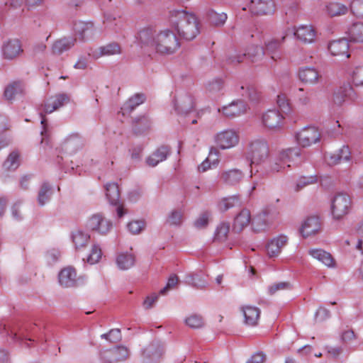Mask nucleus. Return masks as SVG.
<instances>
[{
    "mask_svg": "<svg viewBox=\"0 0 363 363\" xmlns=\"http://www.w3.org/2000/svg\"><path fill=\"white\" fill-rule=\"evenodd\" d=\"M274 9L273 0H251L248 5L249 11L255 15L272 13Z\"/></svg>",
    "mask_w": 363,
    "mask_h": 363,
    "instance_id": "6ab92c4d",
    "label": "nucleus"
},
{
    "mask_svg": "<svg viewBox=\"0 0 363 363\" xmlns=\"http://www.w3.org/2000/svg\"><path fill=\"white\" fill-rule=\"evenodd\" d=\"M350 9L355 16L363 18V0H353L350 4Z\"/></svg>",
    "mask_w": 363,
    "mask_h": 363,
    "instance_id": "bf43d9fd",
    "label": "nucleus"
},
{
    "mask_svg": "<svg viewBox=\"0 0 363 363\" xmlns=\"http://www.w3.org/2000/svg\"><path fill=\"white\" fill-rule=\"evenodd\" d=\"M186 325L191 328H200L203 325V320L201 315L193 314L185 319Z\"/></svg>",
    "mask_w": 363,
    "mask_h": 363,
    "instance_id": "6e6d98bb",
    "label": "nucleus"
},
{
    "mask_svg": "<svg viewBox=\"0 0 363 363\" xmlns=\"http://www.w3.org/2000/svg\"><path fill=\"white\" fill-rule=\"evenodd\" d=\"M325 10L329 16H337L345 14L348 9L342 4L332 2L325 6Z\"/></svg>",
    "mask_w": 363,
    "mask_h": 363,
    "instance_id": "a19ab883",
    "label": "nucleus"
},
{
    "mask_svg": "<svg viewBox=\"0 0 363 363\" xmlns=\"http://www.w3.org/2000/svg\"><path fill=\"white\" fill-rule=\"evenodd\" d=\"M301 150L298 147L288 148L279 152L269 162V172L277 173L291 167V163L300 162Z\"/></svg>",
    "mask_w": 363,
    "mask_h": 363,
    "instance_id": "20e7f679",
    "label": "nucleus"
},
{
    "mask_svg": "<svg viewBox=\"0 0 363 363\" xmlns=\"http://www.w3.org/2000/svg\"><path fill=\"white\" fill-rule=\"evenodd\" d=\"M163 353L162 347L159 343H152L146 347L143 352L145 363H157Z\"/></svg>",
    "mask_w": 363,
    "mask_h": 363,
    "instance_id": "b1692460",
    "label": "nucleus"
},
{
    "mask_svg": "<svg viewBox=\"0 0 363 363\" xmlns=\"http://www.w3.org/2000/svg\"><path fill=\"white\" fill-rule=\"evenodd\" d=\"M252 220L250 211L244 208L235 218L233 229L237 232H240L247 227Z\"/></svg>",
    "mask_w": 363,
    "mask_h": 363,
    "instance_id": "7c9ffc66",
    "label": "nucleus"
},
{
    "mask_svg": "<svg viewBox=\"0 0 363 363\" xmlns=\"http://www.w3.org/2000/svg\"><path fill=\"white\" fill-rule=\"evenodd\" d=\"M59 283L64 287H72L78 284L79 279L74 268L67 267L60 271L58 275Z\"/></svg>",
    "mask_w": 363,
    "mask_h": 363,
    "instance_id": "5701e85b",
    "label": "nucleus"
},
{
    "mask_svg": "<svg viewBox=\"0 0 363 363\" xmlns=\"http://www.w3.org/2000/svg\"><path fill=\"white\" fill-rule=\"evenodd\" d=\"M209 220V213H201L195 220L194 225L196 228L201 229L207 226Z\"/></svg>",
    "mask_w": 363,
    "mask_h": 363,
    "instance_id": "0e129e2a",
    "label": "nucleus"
},
{
    "mask_svg": "<svg viewBox=\"0 0 363 363\" xmlns=\"http://www.w3.org/2000/svg\"><path fill=\"white\" fill-rule=\"evenodd\" d=\"M242 311L245 318V324L255 326L257 324V322L260 316V310L252 306H245L242 308Z\"/></svg>",
    "mask_w": 363,
    "mask_h": 363,
    "instance_id": "473e14b6",
    "label": "nucleus"
},
{
    "mask_svg": "<svg viewBox=\"0 0 363 363\" xmlns=\"http://www.w3.org/2000/svg\"><path fill=\"white\" fill-rule=\"evenodd\" d=\"M239 203L240 199L238 196H232L222 199L218 203V208L221 211H226Z\"/></svg>",
    "mask_w": 363,
    "mask_h": 363,
    "instance_id": "37998d69",
    "label": "nucleus"
},
{
    "mask_svg": "<svg viewBox=\"0 0 363 363\" xmlns=\"http://www.w3.org/2000/svg\"><path fill=\"white\" fill-rule=\"evenodd\" d=\"M178 281L179 278L175 274L171 275L168 279L166 286L160 290V294L165 295L169 290L174 289L177 286Z\"/></svg>",
    "mask_w": 363,
    "mask_h": 363,
    "instance_id": "680f3d73",
    "label": "nucleus"
},
{
    "mask_svg": "<svg viewBox=\"0 0 363 363\" xmlns=\"http://www.w3.org/2000/svg\"><path fill=\"white\" fill-rule=\"evenodd\" d=\"M121 53V48L118 44L112 43L101 46L97 49L91 50L88 54L94 59H98L103 56H110Z\"/></svg>",
    "mask_w": 363,
    "mask_h": 363,
    "instance_id": "393cba45",
    "label": "nucleus"
},
{
    "mask_svg": "<svg viewBox=\"0 0 363 363\" xmlns=\"http://www.w3.org/2000/svg\"><path fill=\"white\" fill-rule=\"evenodd\" d=\"M352 82L354 86H363V66H357L350 73Z\"/></svg>",
    "mask_w": 363,
    "mask_h": 363,
    "instance_id": "5fc2aeb1",
    "label": "nucleus"
},
{
    "mask_svg": "<svg viewBox=\"0 0 363 363\" xmlns=\"http://www.w3.org/2000/svg\"><path fill=\"white\" fill-rule=\"evenodd\" d=\"M182 213L179 211H173L167 219V223L172 225H177L182 223Z\"/></svg>",
    "mask_w": 363,
    "mask_h": 363,
    "instance_id": "69168bd1",
    "label": "nucleus"
},
{
    "mask_svg": "<svg viewBox=\"0 0 363 363\" xmlns=\"http://www.w3.org/2000/svg\"><path fill=\"white\" fill-rule=\"evenodd\" d=\"M329 51L334 56L350 57L348 54L349 43L346 39H340L332 41L328 46Z\"/></svg>",
    "mask_w": 363,
    "mask_h": 363,
    "instance_id": "c85d7f7f",
    "label": "nucleus"
},
{
    "mask_svg": "<svg viewBox=\"0 0 363 363\" xmlns=\"http://www.w3.org/2000/svg\"><path fill=\"white\" fill-rule=\"evenodd\" d=\"M174 107L178 114H187L194 108V99L189 93H180L175 98Z\"/></svg>",
    "mask_w": 363,
    "mask_h": 363,
    "instance_id": "f8f14e48",
    "label": "nucleus"
},
{
    "mask_svg": "<svg viewBox=\"0 0 363 363\" xmlns=\"http://www.w3.org/2000/svg\"><path fill=\"white\" fill-rule=\"evenodd\" d=\"M227 19V15L225 13H218L211 11L208 13V20L211 23L216 26H223Z\"/></svg>",
    "mask_w": 363,
    "mask_h": 363,
    "instance_id": "3c124183",
    "label": "nucleus"
},
{
    "mask_svg": "<svg viewBox=\"0 0 363 363\" xmlns=\"http://www.w3.org/2000/svg\"><path fill=\"white\" fill-rule=\"evenodd\" d=\"M128 357V350L123 346L115 347L101 352V358L104 363H117L125 360Z\"/></svg>",
    "mask_w": 363,
    "mask_h": 363,
    "instance_id": "9b49d317",
    "label": "nucleus"
},
{
    "mask_svg": "<svg viewBox=\"0 0 363 363\" xmlns=\"http://www.w3.org/2000/svg\"><path fill=\"white\" fill-rule=\"evenodd\" d=\"M247 109V105L243 101L237 100L219 108L218 111L227 118H235L245 113Z\"/></svg>",
    "mask_w": 363,
    "mask_h": 363,
    "instance_id": "2eb2a0df",
    "label": "nucleus"
},
{
    "mask_svg": "<svg viewBox=\"0 0 363 363\" xmlns=\"http://www.w3.org/2000/svg\"><path fill=\"white\" fill-rule=\"evenodd\" d=\"M169 153L170 149L167 146H161L146 159V163L150 167H155L160 162L164 161Z\"/></svg>",
    "mask_w": 363,
    "mask_h": 363,
    "instance_id": "cd10ccee",
    "label": "nucleus"
},
{
    "mask_svg": "<svg viewBox=\"0 0 363 363\" xmlns=\"http://www.w3.org/2000/svg\"><path fill=\"white\" fill-rule=\"evenodd\" d=\"M106 196L109 203L117 205L120 198L118 186L116 183H108L106 185Z\"/></svg>",
    "mask_w": 363,
    "mask_h": 363,
    "instance_id": "58836bf2",
    "label": "nucleus"
},
{
    "mask_svg": "<svg viewBox=\"0 0 363 363\" xmlns=\"http://www.w3.org/2000/svg\"><path fill=\"white\" fill-rule=\"evenodd\" d=\"M230 230V224L228 223H221L216 228V239L219 241H224L228 236Z\"/></svg>",
    "mask_w": 363,
    "mask_h": 363,
    "instance_id": "4d7b16f0",
    "label": "nucleus"
},
{
    "mask_svg": "<svg viewBox=\"0 0 363 363\" xmlns=\"http://www.w3.org/2000/svg\"><path fill=\"white\" fill-rule=\"evenodd\" d=\"M74 30L82 40L93 38L96 33V28L91 22H76L74 24Z\"/></svg>",
    "mask_w": 363,
    "mask_h": 363,
    "instance_id": "4be33fe9",
    "label": "nucleus"
},
{
    "mask_svg": "<svg viewBox=\"0 0 363 363\" xmlns=\"http://www.w3.org/2000/svg\"><path fill=\"white\" fill-rule=\"evenodd\" d=\"M288 241L286 236L280 235L272 239L267 245L266 249L270 257H277L281 249L286 245Z\"/></svg>",
    "mask_w": 363,
    "mask_h": 363,
    "instance_id": "a878e982",
    "label": "nucleus"
},
{
    "mask_svg": "<svg viewBox=\"0 0 363 363\" xmlns=\"http://www.w3.org/2000/svg\"><path fill=\"white\" fill-rule=\"evenodd\" d=\"M308 254L328 267H335V262L330 253L323 249L314 248L308 250Z\"/></svg>",
    "mask_w": 363,
    "mask_h": 363,
    "instance_id": "c756f323",
    "label": "nucleus"
},
{
    "mask_svg": "<svg viewBox=\"0 0 363 363\" xmlns=\"http://www.w3.org/2000/svg\"><path fill=\"white\" fill-rule=\"evenodd\" d=\"M101 337L112 342H117L121 340V331L119 329H112L108 333L102 334Z\"/></svg>",
    "mask_w": 363,
    "mask_h": 363,
    "instance_id": "e2e57ef3",
    "label": "nucleus"
},
{
    "mask_svg": "<svg viewBox=\"0 0 363 363\" xmlns=\"http://www.w3.org/2000/svg\"><path fill=\"white\" fill-rule=\"evenodd\" d=\"M214 142L221 150L230 149L236 147L240 142L239 133L234 129H225L214 135Z\"/></svg>",
    "mask_w": 363,
    "mask_h": 363,
    "instance_id": "0eeeda50",
    "label": "nucleus"
},
{
    "mask_svg": "<svg viewBox=\"0 0 363 363\" xmlns=\"http://www.w3.org/2000/svg\"><path fill=\"white\" fill-rule=\"evenodd\" d=\"M298 77L305 84L314 85L319 83L322 77L316 68L307 66L299 68Z\"/></svg>",
    "mask_w": 363,
    "mask_h": 363,
    "instance_id": "a211bd4d",
    "label": "nucleus"
},
{
    "mask_svg": "<svg viewBox=\"0 0 363 363\" xmlns=\"http://www.w3.org/2000/svg\"><path fill=\"white\" fill-rule=\"evenodd\" d=\"M127 228L130 233L134 235L140 233L145 228V223L144 220H137L128 223Z\"/></svg>",
    "mask_w": 363,
    "mask_h": 363,
    "instance_id": "13d9d810",
    "label": "nucleus"
},
{
    "mask_svg": "<svg viewBox=\"0 0 363 363\" xmlns=\"http://www.w3.org/2000/svg\"><path fill=\"white\" fill-rule=\"evenodd\" d=\"M208 161L213 166L216 167L219 162V151L216 147H211L209 151Z\"/></svg>",
    "mask_w": 363,
    "mask_h": 363,
    "instance_id": "338daca9",
    "label": "nucleus"
},
{
    "mask_svg": "<svg viewBox=\"0 0 363 363\" xmlns=\"http://www.w3.org/2000/svg\"><path fill=\"white\" fill-rule=\"evenodd\" d=\"M321 228L320 219L317 216H310L306 218L301 227L300 232L303 238H308L317 234Z\"/></svg>",
    "mask_w": 363,
    "mask_h": 363,
    "instance_id": "aec40b11",
    "label": "nucleus"
},
{
    "mask_svg": "<svg viewBox=\"0 0 363 363\" xmlns=\"http://www.w3.org/2000/svg\"><path fill=\"white\" fill-rule=\"evenodd\" d=\"M52 189L48 184H43L38 192V202L40 206H44L50 199Z\"/></svg>",
    "mask_w": 363,
    "mask_h": 363,
    "instance_id": "79ce46f5",
    "label": "nucleus"
},
{
    "mask_svg": "<svg viewBox=\"0 0 363 363\" xmlns=\"http://www.w3.org/2000/svg\"><path fill=\"white\" fill-rule=\"evenodd\" d=\"M90 239V235L82 230H77L72 233V241L76 250L84 249Z\"/></svg>",
    "mask_w": 363,
    "mask_h": 363,
    "instance_id": "2f4dec72",
    "label": "nucleus"
},
{
    "mask_svg": "<svg viewBox=\"0 0 363 363\" xmlns=\"http://www.w3.org/2000/svg\"><path fill=\"white\" fill-rule=\"evenodd\" d=\"M284 117L276 110L269 109L262 116V124L269 130H277L281 128Z\"/></svg>",
    "mask_w": 363,
    "mask_h": 363,
    "instance_id": "f3484780",
    "label": "nucleus"
},
{
    "mask_svg": "<svg viewBox=\"0 0 363 363\" xmlns=\"http://www.w3.org/2000/svg\"><path fill=\"white\" fill-rule=\"evenodd\" d=\"M349 38L350 41L354 43L363 42V23H354L349 29Z\"/></svg>",
    "mask_w": 363,
    "mask_h": 363,
    "instance_id": "ea45409f",
    "label": "nucleus"
},
{
    "mask_svg": "<svg viewBox=\"0 0 363 363\" xmlns=\"http://www.w3.org/2000/svg\"><path fill=\"white\" fill-rule=\"evenodd\" d=\"M292 289V285L289 281L274 283L268 287V294L271 296L276 294L280 291H288Z\"/></svg>",
    "mask_w": 363,
    "mask_h": 363,
    "instance_id": "09e8293b",
    "label": "nucleus"
},
{
    "mask_svg": "<svg viewBox=\"0 0 363 363\" xmlns=\"http://www.w3.org/2000/svg\"><path fill=\"white\" fill-rule=\"evenodd\" d=\"M265 54L262 47L257 45H251L247 47L244 53H233L228 56V61L230 64H238L244 60L245 57L255 62L261 59Z\"/></svg>",
    "mask_w": 363,
    "mask_h": 363,
    "instance_id": "1a4fd4ad",
    "label": "nucleus"
},
{
    "mask_svg": "<svg viewBox=\"0 0 363 363\" xmlns=\"http://www.w3.org/2000/svg\"><path fill=\"white\" fill-rule=\"evenodd\" d=\"M272 210L265 208L257 213L252 220V226L255 232L264 230L272 222Z\"/></svg>",
    "mask_w": 363,
    "mask_h": 363,
    "instance_id": "4468645a",
    "label": "nucleus"
},
{
    "mask_svg": "<svg viewBox=\"0 0 363 363\" xmlns=\"http://www.w3.org/2000/svg\"><path fill=\"white\" fill-rule=\"evenodd\" d=\"M269 153V147L264 140L257 139L250 143L247 155L252 164H259L264 162Z\"/></svg>",
    "mask_w": 363,
    "mask_h": 363,
    "instance_id": "423d86ee",
    "label": "nucleus"
},
{
    "mask_svg": "<svg viewBox=\"0 0 363 363\" xmlns=\"http://www.w3.org/2000/svg\"><path fill=\"white\" fill-rule=\"evenodd\" d=\"M325 160L329 165H336L340 162L352 160L351 152L348 146L343 145L337 151L325 155Z\"/></svg>",
    "mask_w": 363,
    "mask_h": 363,
    "instance_id": "412c9836",
    "label": "nucleus"
},
{
    "mask_svg": "<svg viewBox=\"0 0 363 363\" xmlns=\"http://www.w3.org/2000/svg\"><path fill=\"white\" fill-rule=\"evenodd\" d=\"M277 104L282 112L286 113L290 111L289 101L285 94H280L277 96Z\"/></svg>",
    "mask_w": 363,
    "mask_h": 363,
    "instance_id": "052dcab7",
    "label": "nucleus"
},
{
    "mask_svg": "<svg viewBox=\"0 0 363 363\" xmlns=\"http://www.w3.org/2000/svg\"><path fill=\"white\" fill-rule=\"evenodd\" d=\"M19 164V154L17 152H12L4 162L3 167L6 170H15Z\"/></svg>",
    "mask_w": 363,
    "mask_h": 363,
    "instance_id": "a18cd8bd",
    "label": "nucleus"
},
{
    "mask_svg": "<svg viewBox=\"0 0 363 363\" xmlns=\"http://www.w3.org/2000/svg\"><path fill=\"white\" fill-rule=\"evenodd\" d=\"M243 177L242 172L237 169L224 172L221 174L222 180L230 185H235L239 183Z\"/></svg>",
    "mask_w": 363,
    "mask_h": 363,
    "instance_id": "e433bc0d",
    "label": "nucleus"
},
{
    "mask_svg": "<svg viewBox=\"0 0 363 363\" xmlns=\"http://www.w3.org/2000/svg\"><path fill=\"white\" fill-rule=\"evenodd\" d=\"M150 120L146 116H142L134 121L133 130L136 133H141L150 127Z\"/></svg>",
    "mask_w": 363,
    "mask_h": 363,
    "instance_id": "c03bdc74",
    "label": "nucleus"
},
{
    "mask_svg": "<svg viewBox=\"0 0 363 363\" xmlns=\"http://www.w3.org/2000/svg\"><path fill=\"white\" fill-rule=\"evenodd\" d=\"M116 262L121 270H127L134 266L135 257L133 253L122 252L118 255Z\"/></svg>",
    "mask_w": 363,
    "mask_h": 363,
    "instance_id": "f704fd0d",
    "label": "nucleus"
},
{
    "mask_svg": "<svg viewBox=\"0 0 363 363\" xmlns=\"http://www.w3.org/2000/svg\"><path fill=\"white\" fill-rule=\"evenodd\" d=\"M23 52L22 44L18 39H11L4 43L1 55L4 59L13 60L18 57Z\"/></svg>",
    "mask_w": 363,
    "mask_h": 363,
    "instance_id": "ddd939ff",
    "label": "nucleus"
},
{
    "mask_svg": "<svg viewBox=\"0 0 363 363\" xmlns=\"http://www.w3.org/2000/svg\"><path fill=\"white\" fill-rule=\"evenodd\" d=\"M317 181L315 177H300L294 186V191H299L308 185L315 184Z\"/></svg>",
    "mask_w": 363,
    "mask_h": 363,
    "instance_id": "864d4df0",
    "label": "nucleus"
},
{
    "mask_svg": "<svg viewBox=\"0 0 363 363\" xmlns=\"http://www.w3.org/2000/svg\"><path fill=\"white\" fill-rule=\"evenodd\" d=\"M70 102V97L68 94L61 93L54 96H51L48 98L44 104L42 105V110L40 111V116L41 117V125L43 129L41 130V135L43 138L41 143H44L45 137L48 135V125L46 123V119L44 114L51 113L64 106L68 104Z\"/></svg>",
    "mask_w": 363,
    "mask_h": 363,
    "instance_id": "7ed1b4c3",
    "label": "nucleus"
},
{
    "mask_svg": "<svg viewBox=\"0 0 363 363\" xmlns=\"http://www.w3.org/2000/svg\"><path fill=\"white\" fill-rule=\"evenodd\" d=\"M320 133L314 126H306L296 134V140L299 145L306 147L320 141Z\"/></svg>",
    "mask_w": 363,
    "mask_h": 363,
    "instance_id": "9d476101",
    "label": "nucleus"
},
{
    "mask_svg": "<svg viewBox=\"0 0 363 363\" xmlns=\"http://www.w3.org/2000/svg\"><path fill=\"white\" fill-rule=\"evenodd\" d=\"M112 226V222L100 213L92 215L86 223L88 230L101 235H106L111 230Z\"/></svg>",
    "mask_w": 363,
    "mask_h": 363,
    "instance_id": "6e6552de",
    "label": "nucleus"
},
{
    "mask_svg": "<svg viewBox=\"0 0 363 363\" xmlns=\"http://www.w3.org/2000/svg\"><path fill=\"white\" fill-rule=\"evenodd\" d=\"M139 41L143 47H147L162 55H172L180 48V43L175 33L166 29L156 33L151 28L139 32Z\"/></svg>",
    "mask_w": 363,
    "mask_h": 363,
    "instance_id": "f257e3e1",
    "label": "nucleus"
},
{
    "mask_svg": "<svg viewBox=\"0 0 363 363\" xmlns=\"http://www.w3.org/2000/svg\"><path fill=\"white\" fill-rule=\"evenodd\" d=\"M352 208V200L345 193H338L331 201V214L335 220H340L347 215Z\"/></svg>",
    "mask_w": 363,
    "mask_h": 363,
    "instance_id": "39448f33",
    "label": "nucleus"
},
{
    "mask_svg": "<svg viewBox=\"0 0 363 363\" xmlns=\"http://www.w3.org/2000/svg\"><path fill=\"white\" fill-rule=\"evenodd\" d=\"M101 256L102 252L101 247L99 245L94 244L91 246V251L86 258V261L91 264H94L99 262Z\"/></svg>",
    "mask_w": 363,
    "mask_h": 363,
    "instance_id": "de8ad7c7",
    "label": "nucleus"
},
{
    "mask_svg": "<svg viewBox=\"0 0 363 363\" xmlns=\"http://www.w3.org/2000/svg\"><path fill=\"white\" fill-rule=\"evenodd\" d=\"M24 91V87L20 82H14L8 85L4 91V96L7 100L15 99L18 96H21Z\"/></svg>",
    "mask_w": 363,
    "mask_h": 363,
    "instance_id": "4c0bfd02",
    "label": "nucleus"
},
{
    "mask_svg": "<svg viewBox=\"0 0 363 363\" xmlns=\"http://www.w3.org/2000/svg\"><path fill=\"white\" fill-rule=\"evenodd\" d=\"M294 35L297 40L304 44H311L315 42L316 31L311 25H300L293 28Z\"/></svg>",
    "mask_w": 363,
    "mask_h": 363,
    "instance_id": "dca6fc26",
    "label": "nucleus"
},
{
    "mask_svg": "<svg viewBox=\"0 0 363 363\" xmlns=\"http://www.w3.org/2000/svg\"><path fill=\"white\" fill-rule=\"evenodd\" d=\"M240 94L248 98L250 100H256L257 99V94L255 88L248 84H242L240 86Z\"/></svg>",
    "mask_w": 363,
    "mask_h": 363,
    "instance_id": "603ef678",
    "label": "nucleus"
},
{
    "mask_svg": "<svg viewBox=\"0 0 363 363\" xmlns=\"http://www.w3.org/2000/svg\"><path fill=\"white\" fill-rule=\"evenodd\" d=\"M76 43V39L72 37L64 38L56 40L52 46V51L55 55H60L72 48Z\"/></svg>",
    "mask_w": 363,
    "mask_h": 363,
    "instance_id": "72a5a7b5",
    "label": "nucleus"
},
{
    "mask_svg": "<svg viewBox=\"0 0 363 363\" xmlns=\"http://www.w3.org/2000/svg\"><path fill=\"white\" fill-rule=\"evenodd\" d=\"M146 99L145 96L143 94H135L130 97L123 106L121 110L123 114L130 113L137 106L143 104Z\"/></svg>",
    "mask_w": 363,
    "mask_h": 363,
    "instance_id": "c9c22d12",
    "label": "nucleus"
},
{
    "mask_svg": "<svg viewBox=\"0 0 363 363\" xmlns=\"http://www.w3.org/2000/svg\"><path fill=\"white\" fill-rule=\"evenodd\" d=\"M285 40V36L281 39H271L265 43V52L270 55L271 58L277 61L281 58V52L279 50L282 43Z\"/></svg>",
    "mask_w": 363,
    "mask_h": 363,
    "instance_id": "bb28decb",
    "label": "nucleus"
},
{
    "mask_svg": "<svg viewBox=\"0 0 363 363\" xmlns=\"http://www.w3.org/2000/svg\"><path fill=\"white\" fill-rule=\"evenodd\" d=\"M172 27L185 40H194L199 33L201 25L196 16L186 10L171 11Z\"/></svg>",
    "mask_w": 363,
    "mask_h": 363,
    "instance_id": "f03ea898",
    "label": "nucleus"
},
{
    "mask_svg": "<svg viewBox=\"0 0 363 363\" xmlns=\"http://www.w3.org/2000/svg\"><path fill=\"white\" fill-rule=\"evenodd\" d=\"M223 89V82L220 79H214L209 81L206 84V90L210 94H216Z\"/></svg>",
    "mask_w": 363,
    "mask_h": 363,
    "instance_id": "8fccbe9b",
    "label": "nucleus"
},
{
    "mask_svg": "<svg viewBox=\"0 0 363 363\" xmlns=\"http://www.w3.org/2000/svg\"><path fill=\"white\" fill-rule=\"evenodd\" d=\"M267 359L265 354L262 352L255 353L246 363H264Z\"/></svg>",
    "mask_w": 363,
    "mask_h": 363,
    "instance_id": "774afa93",
    "label": "nucleus"
},
{
    "mask_svg": "<svg viewBox=\"0 0 363 363\" xmlns=\"http://www.w3.org/2000/svg\"><path fill=\"white\" fill-rule=\"evenodd\" d=\"M186 282L196 288H203L206 285V281L202 279L198 274L190 273L186 276Z\"/></svg>",
    "mask_w": 363,
    "mask_h": 363,
    "instance_id": "49530a36",
    "label": "nucleus"
}]
</instances>
